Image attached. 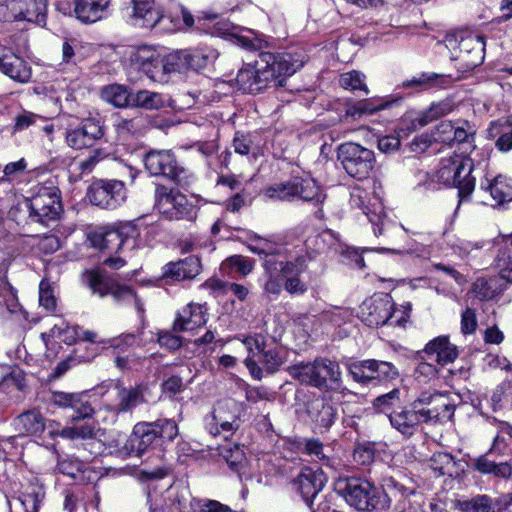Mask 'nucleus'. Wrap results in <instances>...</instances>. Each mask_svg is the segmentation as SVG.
I'll use <instances>...</instances> for the list:
<instances>
[{"instance_id": "16", "label": "nucleus", "mask_w": 512, "mask_h": 512, "mask_svg": "<svg viewBox=\"0 0 512 512\" xmlns=\"http://www.w3.org/2000/svg\"><path fill=\"white\" fill-rule=\"evenodd\" d=\"M14 426L19 435L38 436L47 429L50 437L54 438L58 424L54 421L47 423L40 411L32 409L20 414L14 420Z\"/></svg>"}, {"instance_id": "52", "label": "nucleus", "mask_w": 512, "mask_h": 512, "mask_svg": "<svg viewBox=\"0 0 512 512\" xmlns=\"http://www.w3.org/2000/svg\"><path fill=\"white\" fill-rule=\"evenodd\" d=\"M78 331V325L71 326L64 320H61L60 323L53 325V327L50 329L49 335L68 345H72L78 341Z\"/></svg>"}, {"instance_id": "37", "label": "nucleus", "mask_w": 512, "mask_h": 512, "mask_svg": "<svg viewBox=\"0 0 512 512\" xmlns=\"http://www.w3.org/2000/svg\"><path fill=\"white\" fill-rule=\"evenodd\" d=\"M491 450L482 456L475 458L472 467L482 474H492L495 477L509 478L512 474V466L507 462L495 463L488 458Z\"/></svg>"}, {"instance_id": "30", "label": "nucleus", "mask_w": 512, "mask_h": 512, "mask_svg": "<svg viewBox=\"0 0 512 512\" xmlns=\"http://www.w3.org/2000/svg\"><path fill=\"white\" fill-rule=\"evenodd\" d=\"M236 407V402L233 400H226L218 403L214 408L212 420L214 423L208 424L209 432L212 435L220 433L218 426L225 432H232L239 427L238 417L235 414L227 415V411Z\"/></svg>"}, {"instance_id": "9", "label": "nucleus", "mask_w": 512, "mask_h": 512, "mask_svg": "<svg viewBox=\"0 0 512 512\" xmlns=\"http://www.w3.org/2000/svg\"><path fill=\"white\" fill-rule=\"evenodd\" d=\"M155 207L167 220H191L194 217V205L188 198L164 185L155 188Z\"/></svg>"}, {"instance_id": "31", "label": "nucleus", "mask_w": 512, "mask_h": 512, "mask_svg": "<svg viewBox=\"0 0 512 512\" xmlns=\"http://www.w3.org/2000/svg\"><path fill=\"white\" fill-rule=\"evenodd\" d=\"M202 270L201 261L196 256H189L177 262H170L164 267L163 275L177 281L194 279Z\"/></svg>"}, {"instance_id": "29", "label": "nucleus", "mask_w": 512, "mask_h": 512, "mask_svg": "<svg viewBox=\"0 0 512 512\" xmlns=\"http://www.w3.org/2000/svg\"><path fill=\"white\" fill-rule=\"evenodd\" d=\"M49 402L62 409H72L76 413V418H86L92 415L93 408L83 400V396L78 393H68L63 391H52Z\"/></svg>"}, {"instance_id": "20", "label": "nucleus", "mask_w": 512, "mask_h": 512, "mask_svg": "<svg viewBox=\"0 0 512 512\" xmlns=\"http://www.w3.org/2000/svg\"><path fill=\"white\" fill-rule=\"evenodd\" d=\"M85 281L93 294L103 298L111 295L115 301L121 302L124 297H131V288L121 286L104 277L100 271L91 270L84 274Z\"/></svg>"}, {"instance_id": "2", "label": "nucleus", "mask_w": 512, "mask_h": 512, "mask_svg": "<svg viewBox=\"0 0 512 512\" xmlns=\"http://www.w3.org/2000/svg\"><path fill=\"white\" fill-rule=\"evenodd\" d=\"M383 490L373 483L358 478L346 479L342 488V495L346 502L362 512L383 511L390 507L392 499L404 496L407 488L393 477H385L382 483Z\"/></svg>"}, {"instance_id": "10", "label": "nucleus", "mask_w": 512, "mask_h": 512, "mask_svg": "<svg viewBox=\"0 0 512 512\" xmlns=\"http://www.w3.org/2000/svg\"><path fill=\"white\" fill-rule=\"evenodd\" d=\"M446 46L451 50L452 59L459 60L467 69L480 65L484 59V38L476 34L448 37Z\"/></svg>"}, {"instance_id": "15", "label": "nucleus", "mask_w": 512, "mask_h": 512, "mask_svg": "<svg viewBox=\"0 0 512 512\" xmlns=\"http://www.w3.org/2000/svg\"><path fill=\"white\" fill-rule=\"evenodd\" d=\"M99 429L92 424H76L71 427H65L61 430H57L56 436H60L62 438L71 439V440H83L87 441L83 446V454L82 457L85 460H89L90 458L95 457L100 454L102 450V443L97 440V434Z\"/></svg>"}, {"instance_id": "38", "label": "nucleus", "mask_w": 512, "mask_h": 512, "mask_svg": "<svg viewBox=\"0 0 512 512\" xmlns=\"http://www.w3.org/2000/svg\"><path fill=\"white\" fill-rule=\"evenodd\" d=\"M454 110V103L450 99H444L437 103H433L428 109L423 111L414 121L413 128H421L427 124L443 117Z\"/></svg>"}, {"instance_id": "48", "label": "nucleus", "mask_w": 512, "mask_h": 512, "mask_svg": "<svg viewBox=\"0 0 512 512\" xmlns=\"http://www.w3.org/2000/svg\"><path fill=\"white\" fill-rule=\"evenodd\" d=\"M490 138H497L496 147L502 152H508L512 149V128L499 123H492L488 130Z\"/></svg>"}, {"instance_id": "45", "label": "nucleus", "mask_w": 512, "mask_h": 512, "mask_svg": "<svg viewBox=\"0 0 512 512\" xmlns=\"http://www.w3.org/2000/svg\"><path fill=\"white\" fill-rule=\"evenodd\" d=\"M400 390L392 389L390 392L380 395L373 400V408L377 413H383L388 416L391 421V414L396 413L395 410L400 406Z\"/></svg>"}, {"instance_id": "21", "label": "nucleus", "mask_w": 512, "mask_h": 512, "mask_svg": "<svg viewBox=\"0 0 512 512\" xmlns=\"http://www.w3.org/2000/svg\"><path fill=\"white\" fill-rule=\"evenodd\" d=\"M472 171V160L463 155L455 154L441 160L436 176L440 183L452 187V184L456 183L459 174L463 173L467 177Z\"/></svg>"}, {"instance_id": "23", "label": "nucleus", "mask_w": 512, "mask_h": 512, "mask_svg": "<svg viewBox=\"0 0 512 512\" xmlns=\"http://www.w3.org/2000/svg\"><path fill=\"white\" fill-rule=\"evenodd\" d=\"M424 354L427 359L434 360L437 364L444 366L455 361L459 352L457 347L452 344L447 336H438L429 341L424 349L419 352V358Z\"/></svg>"}, {"instance_id": "62", "label": "nucleus", "mask_w": 512, "mask_h": 512, "mask_svg": "<svg viewBox=\"0 0 512 512\" xmlns=\"http://www.w3.org/2000/svg\"><path fill=\"white\" fill-rule=\"evenodd\" d=\"M221 454L233 471H239L243 467L245 454L239 446L224 447Z\"/></svg>"}, {"instance_id": "61", "label": "nucleus", "mask_w": 512, "mask_h": 512, "mask_svg": "<svg viewBox=\"0 0 512 512\" xmlns=\"http://www.w3.org/2000/svg\"><path fill=\"white\" fill-rule=\"evenodd\" d=\"M39 304L48 311H54L57 305L54 289L47 279L39 284Z\"/></svg>"}, {"instance_id": "39", "label": "nucleus", "mask_w": 512, "mask_h": 512, "mask_svg": "<svg viewBox=\"0 0 512 512\" xmlns=\"http://www.w3.org/2000/svg\"><path fill=\"white\" fill-rule=\"evenodd\" d=\"M289 374L303 384L319 388L318 359L288 367Z\"/></svg>"}, {"instance_id": "8", "label": "nucleus", "mask_w": 512, "mask_h": 512, "mask_svg": "<svg viewBox=\"0 0 512 512\" xmlns=\"http://www.w3.org/2000/svg\"><path fill=\"white\" fill-rule=\"evenodd\" d=\"M348 371L354 381L367 386L392 382L399 377L398 369L391 362L376 359L350 363Z\"/></svg>"}, {"instance_id": "58", "label": "nucleus", "mask_w": 512, "mask_h": 512, "mask_svg": "<svg viewBox=\"0 0 512 512\" xmlns=\"http://www.w3.org/2000/svg\"><path fill=\"white\" fill-rule=\"evenodd\" d=\"M151 424L156 432L157 439L173 441L178 435V426L174 420L158 419L151 422Z\"/></svg>"}, {"instance_id": "43", "label": "nucleus", "mask_w": 512, "mask_h": 512, "mask_svg": "<svg viewBox=\"0 0 512 512\" xmlns=\"http://www.w3.org/2000/svg\"><path fill=\"white\" fill-rule=\"evenodd\" d=\"M506 247L500 250L496 257V267L499 270L500 279L512 283V234L505 236Z\"/></svg>"}, {"instance_id": "13", "label": "nucleus", "mask_w": 512, "mask_h": 512, "mask_svg": "<svg viewBox=\"0 0 512 512\" xmlns=\"http://www.w3.org/2000/svg\"><path fill=\"white\" fill-rule=\"evenodd\" d=\"M393 311L394 301L389 294H375L360 306V318L367 326L378 327L391 320Z\"/></svg>"}, {"instance_id": "64", "label": "nucleus", "mask_w": 512, "mask_h": 512, "mask_svg": "<svg viewBox=\"0 0 512 512\" xmlns=\"http://www.w3.org/2000/svg\"><path fill=\"white\" fill-rule=\"evenodd\" d=\"M189 54L190 57H188V59L189 62H191V69H202L208 64L210 60L217 57L216 52L213 50L206 52L202 49H189Z\"/></svg>"}, {"instance_id": "53", "label": "nucleus", "mask_w": 512, "mask_h": 512, "mask_svg": "<svg viewBox=\"0 0 512 512\" xmlns=\"http://www.w3.org/2000/svg\"><path fill=\"white\" fill-rule=\"evenodd\" d=\"M304 452L314 460L321 461L328 468H334L333 459L325 452L323 443L318 439H307L304 444Z\"/></svg>"}, {"instance_id": "33", "label": "nucleus", "mask_w": 512, "mask_h": 512, "mask_svg": "<svg viewBox=\"0 0 512 512\" xmlns=\"http://www.w3.org/2000/svg\"><path fill=\"white\" fill-rule=\"evenodd\" d=\"M110 0H76L74 13L83 23H94L102 19L109 7Z\"/></svg>"}, {"instance_id": "56", "label": "nucleus", "mask_w": 512, "mask_h": 512, "mask_svg": "<svg viewBox=\"0 0 512 512\" xmlns=\"http://www.w3.org/2000/svg\"><path fill=\"white\" fill-rule=\"evenodd\" d=\"M261 363L268 373H275L285 363L284 353L277 349H263L261 352Z\"/></svg>"}, {"instance_id": "35", "label": "nucleus", "mask_w": 512, "mask_h": 512, "mask_svg": "<svg viewBox=\"0 0 512 512\" xmlns=\"http://www.w3.org/2000/svg\"><path fill=\"white\" fill-rule=\"evenodd\" d=\"M89 239L93 247L98 248L100 250L106 249L110 251L120 250L128 240L124 236L123 231L119 229H110L104 232H95L89 236Z\"/></svg>"}, {"instance_id": "55", "label": "nucleus", "mask_w": 512, "mask_h": 512, "mask_svg": "<svg viewBox=\"0 0 512 512\" xmlns=\"http://www.w3.org/2000/svg\"><path fill=\"white\" fill-rule=\"evenodd\" d=\"M462 512H495L493 500L487 495H478L460 503Z\"/></svg>"}, {"instance_id": "60", "label": "nucleus", "mask_w": 512, "mask_h": 512, "mask_svg": "<svg viewBox=\"0 0 512 512\" xmlns=\"http://www.w3.org/2000/svg\"><path fill=\"white\" fill-rule=\"evenodd\" d=\"M77 129L80 130V133L89 146H91L95 140L100 139L104 134L99 122L94 119L84 120Z\"/></svg>"}, {"instance_id": "59", "label": "nucleus", "mask_w": 512, "mask_h": 512, "mask_svg": "<svg viewBox=\"0 0 512 512\" xmlns=\"http://www.w3.org/2000/svg\"><path fill=\"white\" fill-rule=\"evenodd\" d=\"M444 79L442 76L435 73H422L417 77H413L411 80L404 82V86L407 87H418L420 89H428L442 85Z\"/></svg>"}, {"instance_id": "54", "label": "nucleus", "mask_w": 512, "mask_h": 512, "mask_svg": "<svg viewBox=\"0 0 512 512\" xmlns=\"http://www.w3.org/2000/svg\"><path fill=\"white\" fill-rule=\"evenodd\" d=\"M339 84L346 90L350 91H362L368 94V87L365 83V75L359 71L353 70L341 74Z\"/></svg>"}, {"instance_id": "34", "label": "nucleus", "mask_w": 512, "mask_h": 512, "mask_svg": "<svg viewBox=\"0 0 512 512\" xmlns=\"http://www.w3.org/2000/svg\"><path fill=\"white\" fill-rule=\"evenodd\" d=\"M362 191H354L351 194V204L352 206H358L363 210V213L368 218L369 222L373 225V231L375 236L379 237L381 235H386L391 232L393 229H397L398 226L387 220L386 216L382 214V212H373L370 214L367 207H362Z\"/></svg>"}, {"instance_id": "5", "label": "nucleus", "mask_w": 512, "mask_h": 512, "mask_svg": "<svg viewBox=\"0 0 512 512\" xmlns=\"http://www.w3.org/2000/svg\"><path fill=\"white\" fill-rule=\"evenodd\" d=\"M26 204L29 210L28 219L44 226L56 221L62 212L59 190L55 186L38 187L35 194L26 200Z\"/></svg>"}, {"instance_id": "7", "label": "nucleus", "mask_w": 512, "mask_h": 512, "mask_svg": "<svg viewBox=\"0 0 512 512\" xmlns=\"http://www.w3.org/2000/svg\"><path fill=\"white\" fill-rule=\"evenodd\" d=\"M337 159L349 176L359 180L369 176L376 162L372 150L355 142L341 144L337 150Z\"/></svg>"}, {"instance_id": "22", "label": "nucleus", "mask_w": 512, "mask_h": 512, "mask_svg": "<svg viewBox=\"0 0 512 512\" xmlns=\"http://www.w3.org/2000/svg\"><path fill=\"white\" fill-rule=\"evenodd\" d=\"M14 20L42 24L46 20L47 0H11L8 4Z\"/></svg>"}, {"instance_id": "11", "label": "nucleus", "mask_w": 512, "mask_h": 512, "mask_svg": "<svg viewBox=\"0 0 512 512\" xmlns=\"http://www.w3.org/2000/svg\"><path fill=\"white\" fill-rule=\"evenodd\" d=\"M156 439V432L151 422H139L133 427L129 438L124 434H117L116 446L123 443L117 452L124 457L130 455L141 457Z\"/></svg>"}, {"instance_id": "1", "label": "nucleus", "mask_w": 512, "mask_h": 512, "mask_svg": "<svg viewBox=\"0 0 512 512\" xmlns=\"http://www.w3.org/2000/svg\"><path fill=\"white\" fill-rule=\"evenodd\" d=\"M232 38L235 44L246 50L259 51L258 65L262 71L261 74L264 76L263 79L267 80L268 86H284L287 78L292 76L303 66V60L295 54L289 52L272 53L262 51L267 47V41L250 29L233 33Z\"/></svg>"}, {"instance_id": "32", "label": "nucleus", "mask_w": 512, "mask_h": 512, "mask_svg": "<svg viewBox=\"0 0 512 512\" xmlns=\"http://www.w3.org/2000/svg\"><path fill=\"white\" fill-rule=\"evenodd\" d=\"M117 397L114 410L117 414L132 412L136 407L146 402L145 388L141 385L124 387L117 385Z\"/></svg>"}, {"instance_id": "63", "label": "nucleus", "mask_w": 512, "mask_h": 512, "mask_svg": "<svg viewBox=\"0 0 512 512\" xmlns=\"http://www.w3.org/2000/svg\"><path fill=\"white\" fill-rule=\"evenodd\" d=\"M476 131L472 125L469 124L467 121H463L460 123V125L455 126L453 129V138H452V144L454 143H467L471 146L474 135Z\"/></svg>"}, {"instance_id": "47", "label": "nucleus", "mask_w": 512, "mask_h": 512, "mask_svg": "<svg viewBox=\"0 0 512 512\" xmlns=\"http://www.w3.org/2000/svg\"><path fill=\"white\" fill-rule=\"evenodd\" d=\"M131 105L147 110L159 109L164 105V98L157 92L139 90L132 94Z\"/></svg>"}, {"instance_id": "26", "label": "nucleus", "mask_w": 512, "mask_h": 512, "mask_svg": "<svg viewBox=\"0 0 512 512\" xmlns=\"http://www.w3.org/2000/svg\"><path fill=\"white\" fill-rule=\"evenodd\" d=\"M261 72L257 57L253 63L246 64L238 71L236 81L239 88L250 94L262 92L268 87V83L266 79H263L264 76Z\"/></svg>"}, {"instance_id": "24", "label": "nucleus", "mask_w": 512, "mask_h": 512, "mask_svg": "<svg viewBox=\"0 0 512 512\" xmlns=\"http://www.w3.org/2000/svg\"><path fill=\"white\" fill-rule=\"evenodd\" d=\"M0 71L20 83L29 82L32 76L27 62L5 47H0Z\"/></svg>"}, {"instance_id": "44", "label": "nucleus", "mask_w": 512, "mask_h": 512, "mask_svg": "<svg viewBox=\"0 0 512 512\" xmlns=\"http://www.w3.org/2000/svg\"><path fill=\"white\" fill-rule=\"evenodd\" d=\"M487 189L497 204L512 201V180L499 175L489 183Z\"/></svg>"}, {"instance_id": "42", "label": "nucleus", "mask_w": 512, "mask_h": 512, "mask_svg": "<svg viewBox=\"0 0 512 512\" xmlns=\"http://www.w3.org/2000/svg\"><path fill=\"white\" fill-rule=\"evenodd\" d=\"M504 290L503 285L497 278H478L472 286L475 296L482 301L491 300Z\"/></svg>"}, {"instance_id": "25", "label": "nucleus", "mask_w": 512, "mask_h": 512, "mask_svg": "<svg viewBox=\"0 0 512 512\" xmlns=\"http://www.w3.org/2000/svg\"><path fill=\"white\" fill-rule=\"evenodd\" d=\"M207 322V309L204 305L190 303L178 314L173 324L176 332L192 331L205 325Z\"/></svg>"}, {"instance_id": "40", "label": "nucleus", "mask_w": 512, "mask_h": 512, "mask_svg": "<svg viewBox=\"0 0 512 512\" xmlns=\"http://www.w3.org/2000/svg\"><path fill=\"white\" fill-rule=\"evenodd\" d=\"M458 465L453 456L446 452L434 453L429 460V467L435 476H456L459 473Z\"/></svg>"}, {"instance_id": "46", "label": "nucleus", "mask_w": 512, "mask_h": 512, "mask_svg": "<svg viewBox=\"0 0 512 512\" xmlns=\"http://www.w3.org/2000/svg\"><path fill=\"white\" fill-rule=\"evenodd\" d=\"M274 263L270 259L264 262L266 281L263 289L267 294L279 295L284 289L283 278L277 266L273 267Z\"/></svg>"}, {"instance_id": "19", "label": "nucleus", "mask_w": 512, "mask_h": 512, "mask_svg": "<svg viewBox=\"0 0 512 512\" xmlns=\"http://www.w3.org/2000/svg\"><path fill=\"white\" fill-rule=\"evenodd\" d=\"M419 397L423 406L426 423H434L452 418L455 408L445 395L440 393L422 392Z\"/></svg>"}, {"instance_id": "50", "label": "nucleus", "mask_w": 512, "mask_h": 512, "mask_svg": "<svg viewBox=\"0 0 512 512\" xmlns=\"http://www.w3.org/2000/svg\"><path fill=\"white\" fill-rule=\"evenodd\" d=\"M188 57H190L189 49L173 51L164 57L165 65L163 67L168 74L182 72L190 68L191 62Z\"/></svg>"}, {"instance_id": "36", "label": "nucleus", "mask_w": 512, "mask_h": 512, "mask_svg": "<svg viewBox=\"0 0 512 512\" xmlns=\"http://www.w3.org/2000/svg\"><path fill=\"white\" fill-rule=\"evenodd\" d=\"M319 389H338L341 370L338 363L329 359H318Z\"/></svg>"}, {"instance_id": "27", "label": "nucleus", "mask_w": 512, "mask_h": 512, "mask_svg": "<svg viewBox=\"0 0 512 512\" xmlns=\"http://www.w3.org/2000/svg\"><path fill=\"white\" fill-rule=\"evenodd\" d=\"M310 419L320 428H330L337 418V407L330 399L319 397L307 405Z\"/></svg>"}, {"instance_id": "18", "label": "nucleus", "mask_w": 512, "mask_h": 512, "mask_svg": "<svg viewBox=\"0 0 512 512\" xmlns=\"http://www.w3.org/2000/svg\"><path fill=\"white\" fill-rule=\"evenodd\" d=\"M327 476L322 469L313 470L305 467L295 480L297 490L309 508L313 506V500L327 483Z\"/></svg>"}, {"instance_id": "49", "label": "nucleus", "mask_w": 512, "mask_h": 512, "mask_svg": "<svg viewBox=\"0 0 512 512\" xmlns=\"http://www.w3.org/2000/svg\"><path fill=\"white\" fill-rule=\"evenodd\" d=\"M395 500L397 512H426L423 508V496L420 493L407 489L404 496H398Z\"/></svg>"}, {"instance_id": "4", "label": "nucleus", "mask_w": 512, "mask_h": 512, "mask_svg": "<svg viewBox=\"0 0 512 512\" xmlns=\"http://www.w3.org/2000/svg\"><path fill=\"white\" fill-rule=\"evenodd\" d=\"M144 164L151 175L167 177L181 187H188L195 180L194 174L179 165L170 150L148 151L144 157Z\"/></svg>"}, {"instance_id": "3", "label": "nucleus", "mask_w": 512, "mask_h": 512, "mask_svg": "<svg viewBox=\"0 0 512 512\" xmlns=\"http://www.w3.org/2000/svg\"><path fill=\"white\" fill-rule=\"evenodd\" d=\"M123 9L134 26L157 28L160 32L170 33L182 28L178 18L165 15L157 0H123Z\"/></svg>"}, {"instance_id": "57", "label": "nucleus", "mask_w": 512, "mask_h": 512, "mask_svg": "<svg viewBox=\"0 0 512 512\" xmlns=\"http://www.w3.org/2000/svg\"><path fill=\"white\" fill-rule=\"evenodd\" d=\"M157 54L154 49L142 46L132 54L131 61L142 72H154L149 67Z\"/></svg>"}, {"instance_id": "14", "label": "nucleus", "mask_w": 512, "mask_h": 512, "mask_svg": "<svg viewBox=\"0 0 512 512\" xmlns=\"http://www.w3.org/2000/svg\"><path fill=\"white\" fill-rule=\"evenodd\" d=\"M279 272L283 278L285 291L290 295L300 296L307 292L308 285L301 278L307 270V257L304 254H297L292 260L280 261Z\"/></svg>"}, {"instance_id": "17", "label": "nucleus", "mask_w": 512, "mask_h": 512, "mask_svg": "<svg viewBox=\"0 0 512 512\" xmlns=\"http://www.w3.org/2000/svg\"><path fill=\"white\" fill-rule=\"evenodd\" d=\"M390 423L393 428L404 435H412L420 424L426 423L420 397L400 411L391 414Z\"/></svg>"}, {"instance_id": "41", "label": "nucleus", "mask_w": 512, "mask_h": 512, "mask_svg": "<svg viewBox=\"0 0 512 512\" xmlns=\"http://www.w3.org/2000/svg\"><path fill=\"white\" fill-rule=\"evenodd\" d=\"M101 98L115 107H126L132 102V93L120 84H111L101 89Z\"/></svg>"}, {"instance_id": "28", "label": "nucleus", "mask_w": 512, "mask_h": 512, "mask_svg": "<svg viewBox=\"0 0 512 512\" xmlns=\"http://www.w3.org/2000/svg\"><path fill=\"white\" fill-rule=\"evenodd\" d=\"M45 498V490L42 485L30 483L23 486L17 497H14L10 505L16 511L39 512L40 506Z\"/></svg>"}, {"instance_id": "51", "label": "nucleus", "mask_w": 512, "mask_h": 512, "mask_svg": "<svg viewBox=\"0 0 512 512\" xmlns=\"http://www.w3.org/2000/svg\"><path fill=\"white\" fill-rule=\"evenodd\" d=\"M254 268V261L242 255H233L227 258L221 265V270L231 273L237 272L241 276H247Z\"/></svg>"}, {"instance_id": "12", "label": "nucleus", "mask_w": 512, "mask_h": 512, "mask_svg": "<svg viewBox=\"0 0 512 512\" xmlns=\"http://www.w3.org/2000/svg\"><path fill=\"white\" fill-rule=\"evenodd\" d=\"M88 198L96 206L115 209L126 199V188L119 180H97L88 189Z\"/></svg>"}, {"instance_id": "6", "label": "nucleus", "mask_w": 512, "mask_h": 512, "mask_svg": "<svg viewBox=\"0 0 512 512\" xmlns=\"http://www.w3.org/2000/svg\"><path fill=\"white\" fill-rule=\"evenodd\" d=\"M267 199L291 201L295 198L322 203L325 195L313 179L293 178L287 182L275 183L264 189Z\"/></svg>"}]
</instances>
